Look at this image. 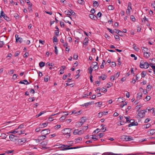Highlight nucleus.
Returning a JSON list of instances; mask_svg holds the SVG:
<instances>
[{
    "mask_svg": "<svg viewBox=\"0 0 155 155\" xmlns=\"http://www.w3.org/2000/svg\"><path fill=\"white\" fill-rule=\"evenodd\" d=\"M137 111L139 112L136 116V117L137 118H143L144 117L145 112H147V111L146 110H143L139 111L138 110Z\"/></svg>",
    "mask_w": 155,
    "mask_h": 155,
    "instance_id": "f257e3e1",
    "label": "nucleus"
},
{
    "mask_svg": "<svg viewBox=\"0 0 155 155\" xmlns=\"http://www.w3.org/2000/svg\"><path fill=\"white\" fill-rule=\"evenodd\" d=\"M122 140L125 141H130L133 140V138L129 136L123 135L120 137Z\"/></svg>",
    "mask_w": 155,
    "mask_h": 155,
    "instance_id": "f03ea898",
    "label": "nucleus"
},
{
    "mask_svg": "<svg viewBox=\"0 0 155 155\" xmlns=\"http://www.w3.org/2000/svg\"><path fill=\"white\" fill-rule=\"evenodd\" d=\"M50 133V130L49 129H46L42 130L41 132V133L42 135H43L42 136L40 137V138L42 137H46V135L49 134Z\"/></svg>",
    "mask_w": 155,
    "mask_h": 155,
    "instance_id": "7ed1b4c3",
    "label": "nucleus"
},
{
    "mask_svg": "<svg viewBox=\"0 0 155 155\" xmlns=\"http://www.w3.org/2000/svg\"><path fill=\"white\" fill-rule=\"evenodd\" d=\"M149 65L150 64L147 62H144L143 64H142L141 62L140 65V67L142 68L147 69L149 67Z\"/></svg>",
    "mask_w": 155,
    "mask_h": 155,
    "instance_id": "20e7f679",
    "label": "nucleus"
},
{
    "mask_svg": "<svg viewBox=\"0 0 155 155\" xmlns=\"http://www.w3.org/2000/svg\"><path fill=\"white\" fill-rule=\"evenodd\" d=\"M72 145H64V144H61L60 145H58V148H61V150H64V149L66 148H68V147H70L71 146H72Z\"/></svg>",
    "mask_w": 155,
    "mask_h": 155,
    "instance_id": "39448f33",
    "label": "nucleus"
},
{
    "mask_svg": "<svg viewBox=\"0 0 155 155\" xmlns=\"http://www.w3.org/2000/svg\"><path fill=\"white\" fill-rule=\"evenodd\" d=\"M64 13L66 15L70 16H71V15H76L75 13L71 9H70V10H69L68 11H65Z\"/></svg>",
    "mask_w": 155,
    "mask_h": 155,
    "instance_id": "423d86ee",
    "label": "nucleus"
},
{
    "mask_svg": "<svg viewBox=\"0 0 155 155\" xmlns=\"http://www.w3.org/2000/svg\"><path fill=\"white\" fill-rule=\"evenodd\" d=\"M71 129L70 128L64 129L62 130V132L64 134H69L71 133Z\"/></svg>",
    "mask_w": 155,
    "mask_h": 155,
    "instance_id": "0eeeda50",
    "label": "nucleus"
},
{
    "mask_svg": "<svg viewBox=\"0 0 155 155\" xmlns=\"http://www.w3.org/2000/svg\"><path fill=\"white\" fill-rule=\"evenodd\" d=\"M131 2H129L128 3V6L127 7V10L126 11V13L127 15H130V11L132 9L131 7Z\"/></svg>",
    "mask_w": 155,
    "mask_h": 155,
    "instance_id": "6e6552de",
    "label": "nucleus"
},
{
    "mask_svg": "<svg viewBox=\"0 0 155 155\" xmlns=\"http://www.w3.org/2000/svg\"><path fill=\"white\" fill-rule=\"evenodd\" d=\"M26 141L25 138H23L18 140V143L19 145H22Z\"/></svg>",
    "mask_w": 155,
    "mask_h": 155,
    "instance_id": "1a4fd4ad",
    "label": "nucleus"
},
{
    "mask_svg": "<svg viewBox=\"0 0 155 155\" xmlns=\"http://www.w3.org/2000/svg\"><path fill=\"white\" fill-rule=\"evenodd\" d=\"M108 113L107 112H103L99 113L98 114V117H101L103 115H106Z\"/></svg>",
    "mask_w": 155,
    "mask_h": 155,
    "instance_id": "9d476101",
    "label": "nucleus"
},
{
    "mask_svg": "<svg viewBox=\"0 0 155 155\" xmlns=\"http://www.w3.org/2000/svg\"><path fill=\"white\" fill-rule=\"evenodd\" d=\"M17 136H15L13 134L10 135L9 136V139L11 141H13L14 139H16Z\"/></svg>",
    "mask_w": 155,
    "mask_h": 155,
    "instance_id": "9b49d317",
    "label": "nucleus"
},
{
    "mask_svg": "<svg viewBox=\"0 0 155 155\" xmlns=\"http://www.w3.org/2000/svg\"><path fill=\"white\" fill-rule=\"evenodd\" d=\"M88 39L87 38H85L84 40V42L83 43L84 45H85V47H86L87 45V43L88 42Z\"/></svg>",
    "mask_w": 155,
    "mask_h": 155,
    "instance_id": "f8f14e48",
    "label": "nucleus"
},
{
    "mask_svg": "<svg viewBox=\"0 0 155 155\" xmlns=\"http://www.w3.org/2000/svg\"><path fill=\"white\" fill-rule=\"evenodd\" d=\"M81 147H68V148H66L64 149V150H70V149H76L78 148H80Z\"/></svg>",
    "mask_w": 155,
    "mask_h": 155,
    "instance_id": "ddd939ff",
    "label": "nucleus"
},
{
    "mask_svg": "<svg viewBox=\"0 0 155 155\" xmlns=\"http://www.w3.org/2000/svg\"><path fill=\"white\" fill-rule=\"evenodd\" d=\"M142 93H139L137 94V98L138 100L140 99L141 97H142Z\"/></svg>",
    "mask_w": 155,
    "mask_h": 155,
    "instance_id": "4468645a",
    "label": "nucleus"
},
{
    "mask_svg": "<svg viewBox=\"0 0 155 155\" xmlns=\"http://www.w3.org/2000/svg\"><path fill=\"white\" fill-rule=\"evenodd\" d=\"M55 28L57 29V30L55 31L54 34H55V35H56V36H58L59 35V28H58V27L57 26H56L55 27Z\"/></svg>",
    "mask_w": 155,
    "mask_h": 155,
    "instance_id": "2eb2a0df",
    "label": "nucleus"
},
{
    "mask_svg": "<svg viewBox=\"0 0 155 155\" xmlns=\"http://www.w3.org/2000/svg\"><path fill=\"white\" fill-rule=\"evenodd\" d=\"M90 18L91 19L95 20L97 18L96 16L93 14H90L89 15Z\"/></svg>",
    "mask_w": 155,
    "mask_h": 155,
    "instance_id": "dca6fc26",
    "label": "nucleus"
},
{
    "mask_svg": "<svg viewBox=\"0 0 155 155\" xmlns=\"http://www.w3.org/2000/svg\"><path fill=\"white\" fill-rule=\"evenodd\" d=\"M143 55L144 57L146 58H148L150 57L149 53L147 52H144Z\"/></svg>",
    "mask_w": 155,
    "mask_h": 155,
    "instance_id": "f3484780",
    "label": "nucleus"
},
{
    "mask_svg": "<svg viewBox=\"0 0 155 155\" xmlns=\"http://www.w3.org/2000/svg\"><path fill=\"white\" fill-rule=\"evenodd\" d=\"M72 114H74L76 115H78L81 114V111L79 110L78 112H76L75 110H73Z\"/></svg>",
    "mask_w": 155,
    "mask_h": 155,
    "instance_id": "a211bd4d",
    "label": "nucleus"
},
{
    "mask_svg": "<svg viewBox=\"0 0 155 155\" xmlns=\"http://www.w3.org/2000/svg\"><path fill=\"white\" fill-rule=\"evenodd\" d=\"M155 133V130L154 129H151L149 131V134L150 135H152Z\"/></svg>",
    "mask_w": 155,
    "mask_h": 155,
    "instance_id": "6ab92c4d",
    "label": "nucleus"
},
{
    "mask_svg": "<svg viewBox=\"0 0 155 155\" xmlns=\"http://www.w3.org/2000/svg\"><path fill=\"white\" fill-rule=\"evenodd\" d=\"M99 4L98 2L95 1L94 2L93 5L94 7H97L98 6Z\"/></svg>",
    "mask_w": 155,
    "mask_h": 155,
    "instance_id": "aec40b11",
    "label": "nucleus"
},
{
    "mask_svg": "<svg viewBox=\"0 0 155 155\" xmlns=\"http://www.w3.org/2000/svg\"><path fill=\"white\" fill-rule=\"evenodd\" d=\"M83 124L82 123H81V122H78L76 123V126L78 127H81L82 125Z\"/></svg>",
    "mask_w": 155,
    "mask_h": 155,
    "instance_id": "412c9836",
    "label": "nucleus"
},
{
    "mask_svg": "<svg viewBox=\"0 0 155 155\" xmlns=\"http://www.w3.org/2000/svg\"><path fill=\"white\" fill-rule=\"evenodd\" d=\"M45 112V111H43L42 112H41L38 114H37L36 116V118H37V117H39L41 115L43 114H44Z\"/></svg>",
    "mask_w": 155,
    "mask_h": 155,
    "instance_id": "4be33fe9",
    "label": "nucleus"
},
{
    "mask_svg": "<svg viewBox=\"0 0 155 155\" xmlns=\"http://www.w3.org/2000/svg\"><path fill=\"white\" fill-rule=\"evenodd\" d=\"M22 38H18V39H16V42H19L20 43H21L22 41Z\"/></svg>",
    "mask_w": 155,
    "mask_h": 155,
    "instance_id": "5701e85b",
    "label": "nucleus"
},
{
    "mask_svg": "<svg viewBox=\"0 0 155 155\" xmlns=\"http://www.w3.org/2000/svg\"><path fill=\"white\" fill-rule=\"evenodd\" d=\"M18 130V129H15V130L11 131L9 132V133L13 134H15L16 133H18V131H17V130Z\"/></svg>",
    "mask_w": 155,
    "mask_h": 155,
    "instance_id": "b1692460",
    "label": "nucleus"
},
{
    "mask_svg": "<svg viewBox=\"0 0 155 155\" xmlns=\"http://www.w3.org/2000/svg\"><path fill=\"white\" fill-rule=\"evenodd\" d=\"M45 65V63L43 62H41L39 63V65L40 67H43Z\"/></svg>",
    "mask_w": 155,
    "mask_h": 155,
    "instance_id": "393cba45",
    "label": "nucleus"
},
{
    "mask_svg": "<svg viewBox=\"0 0 155 155\" xmlns=\"http://www.w3.org/2000/svg\"><path fill=\"white\" fill-rule=\"evenodd\" d=\"M53 40L54 42H57L58 41V39H57V38L55 36L53 37Z\"/></svg>",
    "mask_w": 155,
    "mask_h": 155,
    "instance_id": "a878e982",
    "label": "nucleus"
},
{
    "mask_svg": "<svg viewBox=\"0 0 155 155\" xmlns=\"http://www.w3.org/2000/svg\"><path fill=\"white\" fill-rule=\"evenodd\" d=\"M6 15L4 13V12L3 11H2L1 12V15L0 16V17L2 18V17H4Z\"/></svg>",
    "mask_w": 155,
    "mask_h": 155,
    "instance_id": "bb28decb",
    "label": "nucleus"
},
{
    "mask_svg": "<svg viewBox=\"0 0 155 155\" xmlns=\"http://www.w3.org/2000/svg\"><path fill=\"white\" fill-rule=\"evenodd\" d=\"M155 64V58H153L152 59V63L150 64L151 65H153Z\"/></svg>",
    "mask_w": 155,
    "mask_h": 155,
    "instance_id": "cd10ccee",
    "label": "nucleus"
},
{
    "mask_svg": "<svg viewBox=\"0 0 155 155\" xmlns=\"http://www.w3.org/2000/svg\"><path fill=\"white\" fill-rule=\"evenodd\" d=\"M105 64V61L104 60H103V61L102 64L101 66V68H104V65Z\"/></svg>",
    "mask_w": 155,
    "mask_h": 155,
    "instance_id": "c85d7f7f",
    "label": "nucleus"
},
{
    "mask_svg": "<svg viewBox=\"0 0 155 155\" xmlns=\"http://www.w3.org/2000/svg\"><path fill=\"white\" fill-rule=\"evenodd\" d=\"M85 117H84L81 118V122L82 124H83L86 121V119H85Z\"/></svg>",
    "mask_w": 155,
    "mask_h": 155,
    "instance_id": "c756f323",
    "label": "nucleus"
},
{
    "mask_svg": "<svg viewBox=\"0 0 155 155\" xmlns=\"http://www.w3.org/2000/svg\"><path fill=\"white\" fill-rule=\"evenodd\" d=\"M146 71H143L141 74L142 77V78L144 77L146 75Z\"/></svg>",
    "mask_w": 155,
    "mask_h": 155,
    "instance_id": "7c9ffc66",
    "label": "nucleus"
},
{
    "mask_svg": "<svg viewBox=\"0 0 155 155\" xmlns=\"http://www.w3.org/2000/svg\"><path fill=\"white\" fill-rule=\"evenodd\" d=\"M141 49L144 52H146V51H148V48H144V47H142Z\"/></svg>",
    "mask_w": 155,
    "mask_h": 155,
    "instance_id": "2f4dec72",
    "label": "nucleus"
},
{
    "mask_svg": "<svg viewBox=\"0 0 155 155\" xmlns=\"http://www.w3.org/2000/svg\"><path fill=\"white\" fill-rule=\"evenodd\" d=\"M48 125L47 123H43L42 124H40V126H43V127H46Z\"/></svg>",
    "mask_w": 155,
    "mask_h": 155,
    "instance_id": "473e14b6",
    "label": "nucleus"
},
{
    "mask_svg": "<svg viewBox=\"0 0 155 155\" xmlns=\"http://www.w3.org/2000/svg\"><path fill=\"white\" fill-rule=\"evenodd\" d=\"M92 136V137H91V138L92 139H93L94 140H97L98 139L96 137H95V135H92L90 136Z\"/></svg>",
    "mask_w": 155,
    "mask_h": 155,
    "instance_id": "72a5a7b5",
    "label": "nucleus"
},
{
    "mask_svg": "<svg viewBox=\"0 0 155 155\" xmlns=\"http://www.w3.org/2000/svg\"><path fill=\"white\" fill-rule=\"evenodd\" d=\"M14 151V150H8L7 151H5V153H6L8 154H9V153H13Z\"/></svg>",
    "mask_w": 155,
    "mask_h": 155,
    "instance_id": "f704fd0d",
    "label": "nucleus"
},
{
    "mask_svg": "<svg viewBox=\"0 0 155 155\" xmlns=\"http://www.w3.org/2000/svg\"><path fill=\"white\" fill-rule=\"evenodd\" d=\"M130 19L132 21H134L135 20V18L134 16L133 15L130 16Z\"/></svg>",
    "mask_w": 155,
    "mask_h": 155,
    "instance_id": "c9c22d12",
    "label": "nucleus"
},
{
    "mask_svg": "<svg viewBox=\"0 0 155 155\" xmlns=\"http://www.w3.org/2000/svg\"><path fill=\"white\" fill-rule=\"evenodd\" d=\"M78 2L79 4L82 5L83 4V3L84 2V1L83 0H78Z\"/></svg>",
    "mask_w": 155,
    "mask_h": 155,
    "instance_id": "e433bc0d",
    "label": "nucleus"
},
{
    "mask_svg": "<svg viewBox=\"0 0 155 155\" xmlns=\"http://www.w3.org/2000/svg\"><path fill=\"white\" fill-rule=\"evenodd\" d=\"M123 32L121 31L120 30H119V31L118 32V35L120 36H123Z\"/></svg>",
    "mask_w": 155,
    "mask_h": 155,
    "instance_id": "4c0bfd02",
    "label": "nucleus"
},
{
    "mask_svg": "<svg viewBox=\"0 0 155 155\" xmlns=\"http://www.w3.org/2000/svg\"><path fill=\"white\" fill-rule=\"evenodd\" d=\"M114 37L117 41H119L120 40L119 37L118 35H116L114 36Z\"/></svg>",
    "mask_w": 155,
    "mask_h": 155,
    "instance_id": "58836bf2",
    "label": "nucleus"
},
{
    "mask_svg": "<svg viewBox=\"0 0 155 155\" xmlns=\"http://www.w3.org/2000/svg\"><path fill=\"white\" fill-rule=\"evenodd\" d=\"M107 87L108 88H109L110 87L112 86V84L110 82L108 83L107 84Z\"/></svg>",
    "mask_w": 155,
    "mask_h": 155,
    "instance_id": "ea45409f",
    "label": "nucleus"
},
{
    "mask_svg": "<svg viewBox=\"0 0 155 155\" xmlns=\"http://www.w3.org/2000/svg\"><path fill=\"white\" fill-rule=\"evenodd\" d=\"M3 18L7 21H10V18L7 17L6 15Z\"/></svg>",
    "mask_w": 155,
    "mask_h": 155,
    "instance_id": "a19ab883",
    "label": "nucleus"
},
{
    "mask_svg": "<svg viewBox=\"0 0 155 155\" xmlns=\"http://www.w3.org/2000/svg\"><path fill=\"white\" fill-rule=\"evenodd\" d=\"M88 70H89V73L91 74V73L93 70L92 68L91 67L89 68Z\"/></svg>",
    "mask_w": 155,
    "mask_h": 155,
    "instance_id": "79ce46f5",
    "label": "nucleus"
},
{
    "mask_svg": "<svg viewBox=\"0 0 155 155\" xmlns=\"http://www.w3.org/2000/svg\"><path fill=\"white\" fill-rule=\"evenodd\" d=\"M46 65L47 66H53L54 64L52 63H50L49 62H48L47 63H46Z\"/></svg>",
    "mask_w": 155,
    "mask_h": 155,
    "instance_id": "37998d69",
    "label": "nucleus"
},
{
    "mask_svg": "<svg viewBox=\"0 0 155 155\" xmlns=\"http://www.w3.org/2000/svg\"><path fill=\"white\" fill-rule=\"evenodd\" d=\"M35 99V98L33 97L29 98L28 99V100L29 101V102H31L34 101Z\"/></svg>",
    "mask_w": 155,
    "mask_h": 155,
    "instance_id": "c03bdc74",
    "label": "nucleus"
},
{
    "mask_svg": "<svg viewBox=\"0 0 155 155\" xmlns=\"http://www.w3.org/2000/svg\"><path fill=\"white\" fill-rule=\"evenodd\" d=\"M130 56L134 58V60H136L137 59V57H136L135 55L134 54H131L130 55Z\"/></svg>",
    "mask_w": 155,
    "mask_h": 155,
    "instance_id": "a18cd8bd",
    "label": "nucleus"
},
{
    "mask_svg": "<svg viewBox=\"0 0 155 155\" xmlns=\"http://www.w3.org/2000/svg\"><path fill=\"white\" fill-rule=\"evenodd\" d=\"M124 117L126 119V122L125 123H126L129 121L130 117Z\"/></svg>",
    "mask_w": 155,
    "mask_h": 155,
    "instance_id": "49530a36",
    "label": "nucleus"
},
{
    "mask_svg": "<svg viewBox=\"0 0 155 155\" xmlns=\"http://www.w3.org/2000/svg\"><path fill=\"white\" fill-rule=\"evenodd\" d=\"M78 55L77 54H74V55L73 58L74 59L76 60L78 59Z\"/></svg>",
    "mask_w": 155,
    "mask_h": 155,
    "instance_id": "de8ad7c7",
    "label": "nucleus"
},
{
    "mask_svg": "<svg viewBox=\"0 0 155 155\" xmlns=\"http://www.w3.org/2000/svg\"><path fill=\"white\" fill-rule=\"evenodd\" d=\"M145 99H146L147 101H148L150 100V96H147L145 97Z\"/></svg>",
    "mask_w": 155,
    "mask_h": 155,
    "instance_id": "09e8293b",
    "label": "nucleus"
},
{
    "mask_svg": "<svg viewBox=\"0 0 155 155\" xmlns=\"http://www.w3.org/2000/svg\"><path fill=\"white\" fill-rule=\"evenodd\" d=\"M101 91L103 92H104L107 91V89L104 88H103L101 89Z\"/></svg>",
    "mask_w": 155,
    "mask_h": 155,
    "instance_id": "8fccbe9b",
    "label": "nucleus"
},
{
    "mask_svg": "<svg viewBox=\"0 0 155 155\" xmlns=\"http://www.w3.org/2000/svg\"><path fill=\"white\" fill-rule=\"evenodd\" d=\"M60 25L61 27H64V24L63 22L61 21L60 22Z\"/></svg>",
    "mask_w": 155,
    "mask_h": 155,
    "instance_id": "3c124183",
    "label": "nucleus"
},
{
    "mask_svg": "<svg viewBox=\"0 0 155 155\" xmlns=\"http://www.w3.org/2000/svg\"><path fill=\"white\" fill-rule=\"evenodd\" d=\"M108 9L109 10H112L114 9V8L112 5H110L108 7Z\"/></svg>",
    "mask_w": 155,
    "mask_h": 155,
    "instance_id": "603ef678",
    "label": "nucleus"
},
{
    "mask_svg": "<svg viewBox=\"0 0 155 155\" xmlns=\"http://www.w3.org/2000/svg\"><path fill=\"white\" fill-rule=\"evenodd\" d=\"M54 49H55V54L57 55L58 54V51L57 49V47L56 46H55V47H54Z\"/></svg>",
    "mask_w": 155,
    "mask_h": 155,
    "instance_id": "864d4df0",
    "label": "nucleus"
},
{
    "mask_svg": "<svg viewBox=\"0 0 155 155\" xmlns=\"http://www.w3.org/2000/svg\"><path fill=\"white\" fill-rule=\"evenodd\" d=\"M20 52L19 51H16L15 53V57H17L18 56Z\"/></svg>",
    "mask_w": 155,
    "mask_h": 155,
    "instance_id": "5fc2aeb1",
    "label": "nucleus"
},
{
    "mask_svg": "<svg viewBox=\"0 0 155 155\" xmlns=\"http://www.w3.org/2000/svg\"><path fill=\"white\" fill-rule=\"evenodd\" d=\"M137 32H139L141 30V28L139 26H137Z\"/></svg>",
    "mask_w": 155,
    "mask_h": 155,
    "instance_id": "6e6d98bb",
    "label": "nucleus"
},
{
    "mask_svg": "<svg viewBox=\"0 0 155 155\" xmlns=\"http://www.w3.org/2000/svg\"><path fill=\"white\" fill-rule=\"evenodd\" d=\"M118 61V64L119 65H120L121 64V62L120 61V58H118L117 59Z\"/></svg>",
    "mask_w": 155,
    "mask_h": 155,
    "instance_id": "4d7b16f0",
    "label": "nucleus"
},
{
    "mask_svg": "<svg viewBox=\"0 0 155 155\" xmlns=\"http://www.w3.org/2000/svg\"><path fill=\"white\" fill-rule=\"evenodd\" d=\"M132 124H133V126H137L138 124L137 122H134L133 123H132Z\"/></svg>",
    "mask_w": 155,
    "mask_h": 155,
    "instance_id": "13d9d810",
    "label": "nucleus"
},
{
    "mask_svg": "<svg viewBox=\"0 0 155 155\" xmlns=\"http://www.w3.org/2000/svg\"><path fill=\"white\" fill-rule=\"evenodd\" d=\"M4 44V42L3 41H0V48L2 47Z\"/></svg>",
    "mask_w": 155,
    "mask_h": 155,
    "instance_id": "bf43d9fd",
    "label": "nucleus"
},
{
    "mask_svg": "<svg viewBox=\"0 0 155 155\" xmlns=\"http://www.w3.org/2000/svg\"><path fill=\"white\" fill-rule=\"evenodd\" d=\"M48 76H47L45 78L44 80L45 82H47L48 81Z\"/></svg>",
    "mask_w": 155,
    "mask_h": 155,
    "instance_id": "052dcab7",
    "label": "nucleus"
},
{
    "mask_svg": "<svg viewBox=\"0 0 155 155\" xmlns=\"http://www.w3.org/2000/svg\"><path fill=\"white\" fill-rule=\"evenodd\" d=\"M133 48H134V49L136 51H139V49L138 48L136 47V46H134V47H133Z\"/></svg>",
    "mask_w": 155,
    "mask_h": 155,
    "instance_id": "680f3d73",
    "label": "nucleus"
},
{
    "mask_svg": "<svg viewBox=\"0 0 155 155\" xmlns=\"http://www.w3.org/2000/svg\"><path fill=\"white\" fill-rule=\"evenodd\" d=\"M116 65V64L115 62H112V65H111V67H115Z\"/></svg>",
    "mask_w": 155,
    "mask_h": 155,
    "instance_id": "e2e57ef3",
    "label": "nucleus"
},
{
    "mask_svg": "<svg viewBox=\"0 0 155 155\" xmlns=\"http://www.w3.org/2000/svg\"><path fill=\"white\" fill-rule=\"evenodd\" d=\"M89 104V103H85L84 104L82 105V106L83 107H87L88 105Z\"/></svg>",
    "mask_w": 155,
    "mask_h": 155,
    "instance_id": "0e129e2a",
    "label": "nucleus"
},
{
    "mask_svg": "<svg viewBox=\"0 0 155 155\" xmlns=\"http://www.w3.org/2000/svg\"><path fill=\"white\" fill-rule=\"evenodd\" d=\"M119 30H119L118 29H114V32L115 33H116L117 34H118V32L119 31Z\"/></svg>",
    "mask_w": 155,
    "mask_h": 155,
    "instance_id": "69168bd1",
    "label": "nucleus"
},
{
    "mask_svg": "<svg viewBox=\"0 0 155 155\" xmlns=\"http://www.w3.org/2000/svg\"><path fill=\"white\" fill-rule=\"evenodd\" d=\"M78 130H75L73 133V134H74V135H76V134H78Z\"/></svg>",
    "mask_w": 155,
    "mask_h": 155,
    "instance_id": "338daca9",
    "label": "nucleus"
},
{
    "mask_svg": "<svg viewBox=\"0 0 155 155\" xmlns=\"http://www.w3.org/2000/svg\"><path fill=\"white\" fill-rule=\"evenodd\" d=\"M18 76V75L16 74H14L13 76V78L14 79H17Z\"/></svg>",
    "mask_w": 155,
    "mask_h": 155,
    "instance_id": "774afa93",
    "label": "nucleus"
}]
</instances>
